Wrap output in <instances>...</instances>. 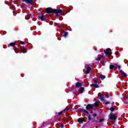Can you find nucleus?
Returning a JSON list of instances; mask_svg holds the SVG:
<instances>
[{
	"label": "nucleus",
	"mask_w": 128,
	"mask_h": 128,
	"mask_svg": "<svg viewBox=\"0 0 128 128\" xmlns=\"http://www.w3.org/2000/svg\"><path fill=\"white\" fill-rule=\"evenodd\" d=\"M112 52V50L110 48H108L106 50H104V52L106 56H111V54H112V52Z\"/></svg>",
	"instance_id": "2"
},
{
	"label": "nucleus",
	"mask_w": 128,
	"mask_h": 128,
	"mask_svg": "<svg viewBox=\"0 0 128 128\" xmlns=\"http://www.w3.org/2000/svg\"><path fill=\"white\" fill-rule=\"evenodd\" d=\"M114 70H116V69H117V68H114Z\"/></svg>",
	"instance_id": "37"
},
{
	"label": "nucleus",
	"mask_w": 128,
	"mask_h": 128,
	"mask_svg": "<svg viewBox=\"0 0 128 128\" xmlns=\"http://www.w3.org/2000/svg\"><path fill=\"white\" fill-rule=\"evenodd\" d=\"M100 78L102 80H104V78H106V76L103 75L102 74H101L100 75Z\"/></svg>",
	"instance_id": "16"
},
{
	"label": "nucleus",
	"mask_w": 128,
	"mask_h": 128,
	"mask_svg": "<svg viewBox=\"0 0 128 128\" xmlns=\"http://www.w3.org/2000/svg\"><path fill=\"white\" fill-rule=\"evenodd\" d=\"M70 90H72V88H70Z\"/></svg>",
	"instance_id": "47"
},
{
	"label": "nucleus",
	"mask_w": 128,
	"mask_h": 128,
	"mask_svg": "<svg viewBox=\"0 0 128 128\" xmlns=\"http://www.w3.org/2000/svg\"><path fill=\"white\" fill-rule=\"evenodd\" d=\"M46 14H54V9L52 8H48L46 10Z\"/></svg>",
	"instance_id": "3"
},
{
	"label": "nucleus",
	"mask_w": 128,
	"mask_h": 128,
	"mask_svg": "<svg viewBox=\"0 0 128 128\" xmlns=\"http://www.w3.org/2000/svg\"><path fill=\"white\" fill-rule=\"evenodd\" d=\"M88 120H92V124H94V122H98V118H92V116L88 115Z\"/></svg>",
	"instance_id": "1"
},
{
	"label": "nucleus",
	"mask_w": 128,
	"mask_h": 128,
	"mask_svg": "<svg viewBox=\"0 0 128 128\" xmlns=\"http://www.w3.org/2000/svg\"><path fill=\"white\" fill-rule=\"evenodd\" d=\"M110 110L111 112H114V110H116V108H114V106H112L110 108Z\"/></svg>",
	"instance_id": "21"
},
{
	"label": "nucleus",
	"mask_w": 128,
	"mask_h": 128,
	"mask_svg": "<svg viewBox=\"0 0 128 128\" xmlns=\"http://www.w3.org/2000/svg\"><path fill=\"white\" fill-rule=\"evenodd\" d=\"M40 20L42 21L46 20V17L44 15H42L40 16Z\"/></svg>",
	"instance_id": "13"
},
{
	"label": "nucleus",
	"mask_w": 128,
	"mask_h": 128,
	"mask_svg": "<svg viewBox=\"0 0 128 128\" xmlns=\"http://www.w3.org/2000/svg\"><path fill=\"white\" fill-rule=\"evenodd\" d=\"M62 114H64V111H61V112H58V116H62Z\"/></svg>",
	"instance_id": "26"
},
{
	"label": "nucleus",
	"mask_w": 128,
	"mask_h": 128,
	"mask_svg": "<svg viewBox=\"0 0 128 128\" xmlns=\"http://www.w3.org/2000/svg\"><path fill=\"white\" fill-rule=\"evenodd\" d=\"M78 122H80V124H82V122H84V120L82 118H78Z\"/></svg>",
	"instance_id": "14"
},
{
	"label": "nucleus",
	"mask_w": 128,
	"mask_h": 128,
	"mask_svg": "<svg viewBox=\"0 0 128 128\" xmlns=\"http://www.w3.org/2000/svg\"><path fill=\"white\" fill-rule=\"evenodd\" d=\"M66 110H66H68L70 109H68V108H65Z\"/></svg>",
	"instance_id": "42"
},
{
	"label": "nucleus",
	"mask_w": 128,
	"mask_h": 128,
	"mask_svg": "<svg viewBox=\"0 0 128 128\" xmlns=\"http://www.w3.org/2000/svg\"><path fill=\"white\" fill-rule=\"evenodd\" d=\"M102 56V58H104V55H102V56Z\"/></svg>",
	"instance_id": "41"
},
{
	"label": "nucleus",
	"mask_w": 128,
	"mask_h": 128,
	"mask_svg": "<svg viewBox=\"0 0 128 128\" xmlns=\"http://www.w3.org/2000/svg\"><path fill=\"white\" fill-rule=\"evenodd\" d=\"M14 52H16V50H14Z\"/></svg>",
	"instance_id": "46"
},
{
	"label": "nucleus",
	"mask_w": 128,
	"mask_h": 128,
	"mask_svg": "<svg viewBox=\"0 0 128 128\" xmlns=\"http://www.w3.org/2000/svg\"><path fill=\"white\" fill-rule=\"evenodd\" d=\"M98 106H100V104H98V101H96L94 104L93 107L94 108H98Z\"/></svg>",
	"instance_id": "11"
},
{
	"label": "nucleus",
	"mask_w": 128,
	"mask_h": 128,
	"mask_svg": "<svg viewBox=\"0 0 128 128\" xmlns=\"http://www.w3.org/2000/svg\"><path fill=\"white\" fill-rule=\"evenodd\" d=\"M68 32H64V34H63V36L64 38H66V36H68Z\"/></svg>",
	"instance_id": "20"
},
{
	"label": "nucleus",
	"mask_w": 128,
	"mask_h": 128,
	"mask_svg": "<svg viewBox=\"0 0 128 128\" xmlns=\"http://www.w3.org/2000/svg\"><path fill=\"white\" fill-rule=\"evenodd\" d=\"M9 46H16V42H10Z\"/></svg>",
	"instance_id": "18"
},
{
	"label": "nucleus",
	"mask_w": 128,
	"mask_h": 128,
	"mask_svg": "<svg viewBox=\"0 0 128 128\" xmlns=\"http://www.w3.org/2000/svg\"><path fill=\"white\" fill-rule=\"evenodd\" d=\"M80 112H86V114H90L88 113V112L86 111V110L80 109Z\"/></svg>",
	"instance_id": "17"
},
{
	"label": "nucleus",
	"mask_w": 128,
	"mask_h": 128,
	"mask_svg": "<svg viewBox=\"0 0 128 128\" xmlns=\"http://www.w3.org/2000/svg\"><path fill=\"white\" fill-rule=\"evenodd\" d=\"M26 43H24V42H22V41H20V44H22V45H24V44Z\"/></svg>",
	"instance_id": "29"
},
{
	"label": "nucleus",
	"mask_w": 128,
	"mask_h": 128,
	"mask_svg": "<svg viewBox=\"0 0 128 128\" xmlns=\"http://www.w3.org/2000/svg\"><path fill=\"white\" fill-rule=\"evenodd\" d=\"M85 73L86 74H90V72L92 71V68L90 67L89 66H88L87 67Z\"/></svg>",
	"instance_id": "8"
},
{
	"label": "nucleus",
	"mask_w": 128,
	"mask_h": 128,
	"mask_svg": "<svg viewBox=\"0 0 128 128\" xmlns=\"http://www.w3.org/2000/svg\"><path fill=\"white\" fill-rule=\"evenodd\" d=\"M107 110H110V108H107Z\"/></svg>",
	"instance_id": "40"
},
{
	"label": "nucleus",
	"mask_w": 128,
	"mask_h": 128,
	"mask_svg": "<svg viewBox=\"0 0 128 128\" xmlns=\"http://www.w3.org/2000/svg\"><path fill=\"white\" fill-rule=\"evenodd\" d=\"M99 94H100V96H98V98H100L101 102H104V96H102V94L101 93H100Z\"/></svg>",
	"instance_id": "10"
},
{
	"label": "nucleus",
	"mask_w": 128,
	"mask_h": 128,
	"mask_svg": "<svg viewBox=\"0 0 128 128\" xmlns=\"http://www.w3.org/2000/svg\"><path fill=\"white\" fill-rule=\"evenodd\" d=\"M62 10H58L54 9V14H62Z\"/></svg>",
	"instance_id": "9"
},
{
	"label": "nucleus",
	"mask_w": 128,
	"mask_h": 128,
	"mask_svg": "<svg viewBox=\"0 0 128 128\" xmlns=\"http://www.w3.org/2000/svg\"><path fill=\"white\" fill-rule=\"evenodd\" d=\"M16 52V54H18V52H20V50H18V52Z\"/></svg>",
	"instance_id": "39"
},
{
	"label": "nucleus",
	"mask_w": 128,
	"mask_h": 128,
	"mask_svg": "<svg viewBox=\"0 0 128 128\" xmlns=\"http://www.w3.org/2000/svg\"><path fill=\"white\" fill-rule=\"evenodd\" d=\"M60 16H62V14H56V15H55V16L56 18H58Z\"/></svg>",
	"instance_id": "22"
},
{
	"label": "nucleus",
	"mask_w": 128,
	"mask_h": 128,
	"mask_svg": "<svg viewBox=\"0 0 128 128\" xmlns=\"http://www.w3.org/2000/svg\"><path fill=\"white\" fill-rule=\"evenodd\" d=\"M108 118H110V120H116V116H114V115L112 114V113H110L108 115Z\"/></svg>",
	"instance_id": "6"
},
{
	"label": "nucleus",
	"mask_w": 128,
	"mask_h": 128,
	"mask_svg": "<svg viewBox=\"0 0 128 128\" xmlns=\"http://www.w3.org/2000/svg\"><path fill=\"white\" fill-rule=\"evenodd\" d=\"M92 112H94L92 111H91L90 112V114H92Z\"/></svg>",
	"instance_id": "43"
},
{
	"label": "nucleus",
	"mask_w": 128,
	"mask_h": 128,
	"mask_svg": "<svg viewBox=\"0 0 128 128\" xmlns=\"http://www.w3.org/2000/svg\"><path fill=\"white\" fill-rule=\"evenodd\" d=\"M12 12H13V14H14V11H12Z\"/></svg>",
	"instance_id": "45"
},
{
	"label": "nucleus",
	"mask_w": 128,
	"mask_h": 128,
	"mask_svg": "<svg viewBox=\"0 0 128 128\" xmlns=\"http://www.w3.org/2000/svg\"><path fill=\"white\" fill-rule=\"evenodd\" d=\"M96 60H98V62H100V58L98 57L96 58Z\"/></svg>",
	"instance_id": "30"
},
{
	"label": "nucleus",
	"mask_w": 128,
	"mask_h": 128,
	"mask_svg": "<svg viewBox=\"0 0 128 128\" xmlns=\"http://www.w3.org/2000/svg\"><path fill=\"white\" fill-rule=\"evenodd\" d=\"M110 96V94H108L106 96V98H108Z\"/></svg>",
	"instance_id": "27"
},
{
	"label": "nucleus",
	"mask_w": 128,
	"mask_h": 128,
	"mask_svg": "<svg viewBox=\"0 0 128 128\" xmlns=\"http://www.w3.org/2000/svg\"><path fill=\"white\" fill-rule=\"evenodd\" d=\"M20 50H22V47L20 48Z\"/></svg>",
	"instance_id": "44"
},
{
	"label": "nucleus",
	"mask_w": 128,
	"mask_h": 128,
	"mask_svg": "<svg viewBox=\"0 0 128 128\" xmlns=\"http://www.w3.org/2000/svg\"><path fill=\"white\" fill-rule=\"evenodd\" d=\"M94 82L95 84H98V80L96 78L95 79V80H94Z\"/></svg>",
	"instance_id": "31"
},
{
	"label": "nucleus",
	"mask_w": 128,
	"mask_h": 128,
	"mask_svg": "<svg viewBox=\"0 0 128 128\" xmlns=\"http://www.w3.org/2000/svg\"><path fill=\"white\" fill-rule=\"evenodd\" d=\"M82 84L80 83L79 82H76V88H82Z\"/></svg>",
	"instance_id": "12"
},
{
	"label": "nucleus",
	"mask_w": 128,
	"mask_h": 128,
	"mask_svg": "<svg viewBox=\"0 0 128 128\" xmlns=\"http://www.w3.org/2000/svg\"><path fill=\"white\" fill-rule=\"evenodd\" d=\"M117 68H118L119 70H120V65H118V66H117Z\"/></svg>",
	"instance_id": "35"
},
{
	"label": "nucleus",
	"mask_w": 128,
	"mask_h": 128,
	"mask_svg": "<svg viewBox=\"0 0 128 128\" xmlns=\"http://www.w3.org/2000/svg\"><path fill=\"white\" fill-rule=\"evenodd\" d=\"M110 104V102H105V104Z\"/></svg>",
	"instance_id": "34"
},
{
	"label": "nucleus",
	"mask_w": 128,
	"mask_h": 128,
	"mask_svg": "<svg viewBox=\"0 0 128 128\" xmlns=\"http://www.w3.org/2000/svg\"><path fill=\"white\" fill-rule=\"evenodd\" d=\"M24 2L28 4H34V0H22Z\"/></svg>",
	"instance_id": "5"
},
{
	"label": "nucleus",
	"mask_w": 128,
	"mask_h": 128,
	"mask_svg": "<svg viewBox=\"0 0 128 128\" xmlns=\"http://www.w3.org/2000/svg\"><path fill=\"white\" fill-rule=\"evenodd\" d=\"M62 112H66V109H64L62 110Z\"/></svg>",
	"instance_id": "36"
},
{
	"label": "nucleus",
	"mask_w": 128,
	"mask_h": 128,
	"mask_svg": "<svg viewBox=\"0 0 128 128\" xmlns=\"http://www.w3.org/2000/svg\"><path fill=\"white\" fill-rule=\"evenodd\" d=\"M114 65H110V70H114Z\"/></svg>",
	"instance_id": "23"
},
{
	"label": "nucleus",
	"mask_w": 128,
	"mask_h": 128,
	"mask_svg": "<svg viewBox=\"0 0 128 128\" xmlns=\"http://www.w3.org/2000/svg\"><path fill=\"white\" fill-rule=\"evenodd\" d=\"M114 104V103L113 102L112 104Z\"/></svg>",
	"instance_id": "48"
},
{
	"label": "nucleus",
	"mask_w": 128,
	"mask_h": 128,
	"mask_svg": "<svg viewBox=\"0 0 128 128\" xmlns=\"http://www.w3.org/2000/svg\"><path fill=\"white\" fill-rule=\"evenodd\" d=\"M97 116H98V114H92V116H94L93 118H96Z\"/></svg>",
	"instance_id": "28"
},
{
	"label": "nucleus",
	"mask_w": 128,
	"mask_h": 128,
	"mask_svg": "<svg viewBox=\"0 0 128 128\" xmlns=\"http://www.w3.org/2000/svg\"><path fill=\"white\" fill-rule=\"evenodd\" d=\"M84 88H80L78 92H80V94H82L84 92Z\"/></svg>",
	"instance_id": "19"
},
{
	"label": "nucleus",
	"mask_w": 128,
	"mask_h": 128,
	"mask_svg": "<svg viewBox=\"0 0 128 128\" xmlns=\"http://www.w3.org/2000/svg\"><path fill=\"white\" fill-rule=\"evenodd\" d=\"M32 14H28L27 16H25L26 20H30L32 18Z\"/></svg>",
	"instance_id": "15"
},
{
	"label": "nucleus",
	"mask_w": 128,
	"mask_h": 128,
	"mask_svg": "<svg viewBox=\"0 0 128 128\" xmlns=\"http://www.w3.org/2000/svg\"><path fill=\"white\" fill-rule=\"evenodd\" d=\"M90 86H91V88H92V87H95L96 86V84H91L90 85Z\"/></svg>",
	"instance_id": "32"
},
{
	"label": "nucleus",
	"mask_w": 128,
	"mask_h": 128,
	"mask_svg": "<svg viewBox=\"0 0 128 128\" xmlns=\"http://www.w3.org/2000/svg\"><path fill=\"white\" fill-rule=\"evenodd\" d=\"M94 108V105L92 104H88L86 106V110H92Z\"/></svg>",
	"instance_id": "4"
},
{
	"label": "nucleus",
	"mask_w": 128,
	"mask_h": 128,
	"mask_svg": "<svg viewBox=\"0 0 128 128\" xmlns=\"http://www.w3.org/2000/svg\"><path fill=\"white\" fill-rule=\"evenodd\" d=\"M104 122V118H102L99 120V121H98V122Z\"/></svg>",
	"instance_id": "24"
},
{
	"label": "nucleus",
	"mask_w": 128,
	"mask_h": 128,
	"mask_svg": "<svg viewBox=\"0 0 128 128\" xmlns=\"http://www.w3.org/2000/svg\"><path fill=\"white\" fill-rule=\"evenodd\" d=\"M94 88H100V86H98V84H95V87H94Z\"/></svg>",
	"instance_id": "33"
},
{
	"label": "nucleus",
	"mask_w": 128,
	"mask_h": 128,
	"mask_svg": "<svg viewBox=\"0 0 128 128\" xmlns=\"http://www.w3.org/2000/svg\"><path fill=\"white\" fill-rule=\"evenodd\" d=\"M120 72L121 74V76H122L123 78H126L128 76V75L126 74L124 72L122 71V70H120Z\"/></svg>",
	"instance_id": "7"
},
{
	"label": "nucleus",
	"mask_w": 128,
	"mask_h": 128,
	"mask_svg": "<svg viewBox=\"0 0 128 128\" xmlns=\"http://www.w3.org/2000/svg\"><path fill=\"white\" fill-rule=\"evenodd\" d=\"M24 50H26V48H24V49L22 50V52H23V54H26V52H24Z\"/></svg>",
	"instance_id": "25"
},
{
	"label": "nucleus",
	"mask_w": 128,
	"mask_h": 128,
	"mask_svg": "<svg viewBox=\"0 0 128 128\" xmlns=\"http://www.w3.org/2000/svg\"><path fill=\"white\" fill-rule=\"evenodd\" d=\"M61 128H64V124H61Z\"/></svg>",
	"instance_id": "38"
}]
</instances>
